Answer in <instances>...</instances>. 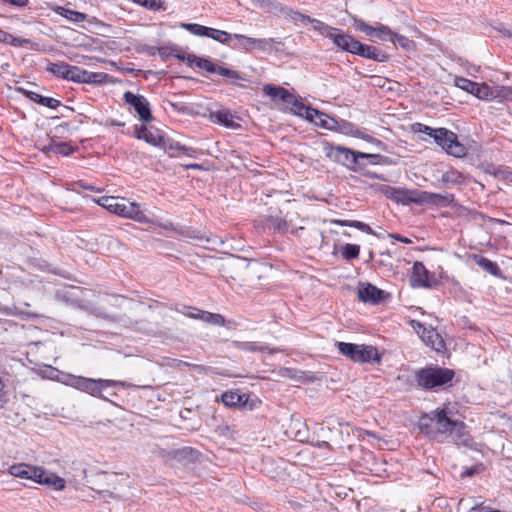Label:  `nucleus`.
<instances>
[{"mask_svg": "<svg viewBox=\"0 0 512 512\" xmlns=\"http://www.w3.org/2000/svg\"><path fill=\"white\" fill-rule=\"evenodd\" d=\"M413 377L416 388L438 392L453 386L455 371L447 367L431 364L415 370Z\"/></svg>", "mask_w": 512, "mask_h": 512, "instance_id": "1", "label": "nucleus"}, {"mask_svg": "<svg viewBox=\"0 0 512 512\" xmlns=\"http://www.w3.org/2000/svg\"><path fill=\"white\" fill-rule=\"evenodd\" d=\"M8 473L14 477L21 479L32 480L38 484L53 487L57 491H62L66 487V482L63 478L46 469L33 466L27 463H18L9 467Z\"/></svg>", "mask_w": 512, "mask_h": 512, "instance_id": "2", "label": "nucleus"}, {"mask_svg": "<svg viewBox=\"0 0 512 512\" xmlns=\"http://www.w3.org/2000/svg\"><path fill=\"white\" fill-rule=\"evenodd\" d=\"M453 420L450 419L445 410L436 409L423 414L419 419V429L429 439L444 442L448 440L450 427Z\"/></svg>", "mask_w": 512, "mask_h": 512, "instance_id": "3", "label": "nucleus"}, {"mask_svg": "<svg viewBox=\"0 0 512 512\" xmlns=\"http://www.w3.org/2000/svg\"><path fill=\"white\" fill-rule=\"evenodd\" d=\"M96 202L98 205L116 215L130 218L138 222L146 221V215L141 210L140 205L130 202L125 198L102 196Z\"/></svg>", "mask_w": 512, "mask_h": 512, "instance_id": "4", "label": "nucleus"}, {"mask_svg": "<svg viewBox=\"0 0 512 512\" xmlns=\"http://www.w3.org/2000/svg\"><path fill=\"white\" fill-rule=\"evenodd\" d=\"M122 386L125 388L131 387L130 383L119 380H108V379H94L79 376L75 389L90 394L93 397L109 401L108 396L104 394L109 387Z\"/></svg>", "mask_w": 512, "mask_h": 512, "instance_id": "5", "label": "nucleus"}, {"mask_svg": "<svg viewBox=\"0 0 512 512\" xmlns=\"http://www.w3.org/2000/svg\"><path fill=\"white\" fill-rule=\"evenodd\" d=\"M340 354L358 363H373L380 361L377 349L371 345L336 342Z\"/></svg>", "mask_w": 512, "mask_h": 512, "instance_id": "6", "label": "nucleus"}, {"mask_svg": "<svg viewBox=\"0 0 512 512\" xmlns=\"http://www.w3.org/2000/svg\"><path fill=\"white\" fill-rule=\"evenodd\" d=\"M234 39L238 42L232 46L234 49H240L245 52L258 50L263 53H272L275 51L274 45H283L279 38H253L243 34H234Z\"/></svg>", "mask_w": 512, "mask_h": 512, "instance_id": "7", "label": "nucleus"}, {"mask_svg": "<svg viewBox=\"0 0 512 512\" xmlns=\"http://www.w3.org/2000/svg\"><path fill=\"white\" fill-rule=\"evenodd\" d=\"M313 29L318 31L321 35L329 38L333 44L342 51L348 52L351 50V43L354 37L345 33L343 30L332 27L322 21H314Z\"/></svg>", "mask_w": 512, "mask_h": 512, "instance_id": "8", "label": "nucleus"}, {"mask_svg": "<svg viewBox=\"0 0 512 512\" xmlns=\"http://www.w3.org/2000/svg\"><path fill=\"white\" fill-rule=\"evenodd\" d=\"M446 152L454 157H463L467 148L458 141L457 135L446 128H437L431 136Z\"/></svg>", "mask_w": 512, "mask_h": 512, "instance_id": "9", "label": "nucleus"}, {"mask_svg": "<svg viewBox=\"0 0 512 512\" xmlns=\"http://www.w3.org/2000/svg\"><path fill=\"white\" fill-rule=\"evenodd\" d=\"M454 85L481 100H491L497 98V90L486 83H477L467 78L455 76Z\"/></svg>", "mask_w": 512, "mask_h": 512, "instance_id": "10", "label": "nucleus"}, {"mask_svg": "<svg viewBox=\"0 0 512 512\" xmlns=\"http://www.w3.org/2000/svg\"><path fill=\"white\" fill-rule=\"evenodd\" d=\"M326 156L331 160L340 163L351 170L359 167V153L343 146L330 145L326 147Z\"/></svg>", "mask_w": 512, "mask_h": 512, "instance_id": "11", "label": "nucleus"}, {"mask_svg": "<svg viewBox=\"0 0 512 512\" xmlns=\"http://www.w3.org/2000/svg\"><path fill=\"white\" fill-rule=\"evenodd\" d=\"M353 25L356 30L365 33L367 36H370L372 39H378L382 41H387L392 39L394 32L386 25L378 24L377 26H371L367 24L362 19L353 18Z\"/></svg>", "mask_w": 512, "mask_h": 512, "instance_id": "12", "label": "nucleus"}, {"mask_svg": "<svg viewBox=\"0 0 512 512\" xmlns=\"http://www.w3.org/2000/svg\"><path fill=\"white\" fill-rule=\"evenodd\" d=\"M123 99L125 103L134 108L141 121L150 122L152 120L150 105L144 96L126 91L123 95Z\"/></svg>", "mask_w": 512, "mask_h": 512, "instance_id": "13", "label": "nucleus"}, {"mask_svg": "<svg viewBox=\"0 0 512 512\" xmlns=\"http://www.w3.org/2000/svg\"><path fill=\"white\" fill-rule=\"evenodd\" d=\"M351 44H352L351 48H350L351 50L349 51V53H351V54L358 55L363 58L371 59L376 62H386L389 59V56L385 52L378 50L374 46L363 44L355 39L353 40V43H351Z\"/></svg>", "mask_w": 512, "mask_h": 512, "instance_id": "14", "label": "nucleus"}, {"mask_svg": "<svg viewBox=\"0 0 512 512\" xmlns=\"http://www.w3.org/2000/svg\"><path fill=\"white\" fill-rule=\"evenodd\" d=\"M410 285L413 288H431L436 285V282L430 279V272L425 265L420 261H416L413 264Z\"/></svg>", "mask_w": 512, "mask_h": 512, "instance_id": "15", "label": "nucleus"}, {"mask_svg": "<svg viewBox=\"0 0 512 512\" xmlns=\"http://www.w3.org/2000/svg\"><path fill=\"white\" fill-rule=\"evenodd\" d=\"M448 440L452 441L456 445H462L465 447H471L473 444V439L471 438L465 423L459 420H453Z\"/></svg>", "mask_w": 512, "mask_h": 512, "instance_id": "16", "label": "nucleus"}, {"mask_svg": "<svg viewBox=\"0 0 512 512\" xmlns=\"http://www.w3.org/2000/svg\"><path fill=\"white\" fill-rule=\"evenodd\" d=\"M384 291L370 283H360L358 298L364 303L377 304L383 298Z\"/></svg>", "mask_w": 512, "mask_h": 512, "instance_id": "17", "label": "nucleus"}, {"mask_svg": "<svg viewBox=\"0 0 512 512\" xmlns=\"http://www.w3.org/2000/svg\"><path fill=\"white\" fill-rule=\"evenodd\" d=\"M135 136L137 139L156 147H160L164 137L159 129L148 128L145 125L135 126Z\"/></svg>", "mask_w": 512, "mask_h": 512, "instance_id": "18", "label": "nucleus"}, {"mask_svg": "<svg viewBox=\"0 0 512 512\" xmlns=\"http://www.w3.org/2000/svg\"><path fill=\"white\" fill-rule=\"evenodd\" d=\"M455 197L453 194L445 193H433L425 191V194L419 200V202H423L422 205H429L435 207H448L454 204Z\"/></svg>", "mask_w": 512, "mask_h": 512, "instance_id": "19", "label": "nucleus"}, {"mask_svg": "<svg viewBox=\"0 0 512 512\" xmlns=\"http://www.w3.org/2000/svg\"><path fill=\"white\" fill-rule=\"evenodd\" d=\"M124 302L129 306V309L132 312V315L128 316L126 314H120L116 316H106L113 321L121 323L125 327H134L138 324V321L135 319L138 316V312L144 308L143 304L140 302H134L130 300H124Z\"/></svg>", "mask_w": 512, "mask_h": 512, "instance_id": "20", "label": "nucleus"}, {"mask_svg": "<svg viewBox=\"0 0 512 512\" xmlns=\"http://www.w3.org/2000/svg\"><path fill=\"white\" fill-rule=\"evenodd\" d=\"M231 346L235 349L246 351V352H260V353H269L275 354L280 352L281 350L278 348H270L267 344L262 342H250V341H232Z\"/></svg>", "mask_w": 512, "mask_h": 512, "instance_id": "21", "label": "nucleus"}, {"mask_svg": "<svg viewBox=\"0 0 512 512\" xmlns=\"http://www.w3.org/2000/svg\"><path fill=\"white\" fill-rule=\"evenodd\" d=\"M68 81L76 83H96L100 74L89 72L78 66L69 64Z\"/></svg>", "mask_w": 512, "mask_h": 512, "instance_id": "22", "label": "nucleus"}, {"mask_svg": "<svg viewBox=\"0 0 512 512\" xmlns=\"http://www.w3.org/2000/svg\"><path fill=\"white\" fill-rule=\"evenodd\" d=\"M16 90L22 95H24L26 98L30 99L31 101L39 105L46 106L51 109H56L59 106H61V102L55 98L42 96L36 92L27 90L22 87H18Z\"/></svg>", "mask_w": 512, "mask_h": 512, "instance_id": "23", "label": "nucleus"}, {"mask_svg": "<svg viewBox=\"0 0 512 512\" xmlns=\"http://www.w3.org/2000/svg\"><path fill=\"white\" fill-rule=\"evenodd\" d=\"M222 402L227 407H246L249 396L238 392L226 391L221 396Z\"/></svg>", "mask_w": 512, "mask_h": 512, "instance_id": "24", "label": "nucleus"}, {"mask_svg": "<svg viewBox=\"0 0 512 512\" xmlns=\"http://www.w3.org/2000/svg\"><path fill=\"white\" fill-rule=\"evenodd\" d=\"M263 91L267 96L273 99H280L285 103H292V100L294 99L293 94H291L288 90L280 86L266 84L263 87Z\"/></svg>", "mask_w": 512, "mask_h": 512, "instance_id": "25", "label": "nucleus"}, {"mask_svg": "<svg viewBox=\"0 0 512 512\" xmlns=\"http://www.w3.org/2000/svg\"><path fill=\"white\" fill-rule=\"evenodd\" d=\"M234 118V115L229 110H219L211 113V120L226 128L235 129L240 127V125L234 121Z\"/></svg>", "mask_w": 512, "mask_h": 512, "instance_id": "26", "label": "nucleus"}, {"mask_svg": "<svg viewBox=\"0 0 512 512\" xmlns=\"http://www.w3.org/2000/svg\"><path fill=\"white\" fill-rule=\"evenodd\" d=\"M472 258L476 262V264L479 267H481L484 271L488 272L493 276L502 277L501 269L499 268L496 262H493L490 259L477 254H474Z\"/></svg>", "mask_w": 512, "mask_h": 512, "instance_id": "27", "label": "nucleus"}, {"mask_svg": "<svg viewBox=\"0 0 512 512\" xmlns=\"http://www.w3.org/2000/svg\"><path fill=\"white\" fill-rule=\"evenodd\" d=\"M280 9V13L289 19L295 21V22H302V23H310L313 25L314 21H319L318 19L311 18L308 15H305L299 11L293 10L292 8L288 6H277Z\"/></svg>", "mask_w": 512, "mask_h": 512, "instance_id": "28", "label": "nucleus"}, {"mask_svg": "<svg viewBox=\"0 0 512 512\" xmlns=\"http://www.w3.org/2000/svg\"><path fill=\"white\" fill-rule=\"evenodd\" d=\"M312 122L321 128H325L331 131L337 130L340 124L337 119L330 117L326 113L319 110L317 115H315L314 121Z\"/></svg>", "mask_w": 512, "mask_h": 512, "instance_id": "29", "label": "nucleus"}, {"mask_svg": "<svg viewBox=\"0 0 512 512\" xmlns=\"http://www.w3.org/2000/svg\"><path fill=\"white\" fill-rule=\"evenodd\" d=\"M293 111L296 115L303 117L308 121H314L315 115H317L318 110L312 107H308L303 103L299 102L297 99L292 100Z\"/></svg>", "mask_w": 512, "mask_h": 512, "instance_id": "30", "label": "nucleus"}, {"mask_svg": "<svg viewBox=\"0 0 512 512\" xmlns=\"http://www.w3.org/2000/svg\"><path fill=\"white\" fill-rule=\"evenodd\" d=\"M187 63L189 65L195 64L198 68L203 69L208 73H215L216 70H218V65L214 64L211 60L197 57L193 54L187 55Z\"/></svg>", "mask_w": 512, "mask_h": 512, "instance_id": "31", "label": "nucleus"}, {"mask_svg": "<svg viewBox=\"0 0 512 512\" xmlns=\"http://www.w3.org/2000/svg\"><path fill=\"white\" fill-rule=\"evenodd\" d=\"M440 181L445 187L449 188L461 185L464 181V176L462 173L451 169L442 174Z\"/></svg>", "mask_w": 512, "mask_h": 512, "instance_id": "32", "label": "nucleus"}, {"mask_svg": "<svg viewBox=\"0 0 512 512\" xmlns=\"http://www.w3.org/2000/svg\"><path fill=\"white\" fill-rule=\"evenodd\" d=\"M69 64L65 62L49 63L46 67V71L51 73L53 76L68 80Z\"/></svg>", "mask_w": 512, "mask_h": 512, "instance_id": "33", "label": "nucleus"}, {"mask_svg": "<svg viewBox=\"0 0 512 512\" xmlns=\"http://www.w3.org/2000/svg\"><path fill=\"white\" fill-rule=\"evenodd\" d=\"M56 13L62 17L74 22L81 23L86 20L87 15L78 11H74L65 7L58 6L55 9Z\"/></svg>", "mask_w": 512, "mask_h": 512, "instance_id": "34", "label": "nucleus"}, {"mask_svg": "<svg viewBox=\"0 0 512 512\" xmlns=\"http://www.w3.org/2000/svg\"><path fill=\"white\" fill-rule=\"evenodd\" d=\"M332 223L339 226H348V227H354L362 232H365L367 234H374L373 229L366 223L357 221V220H341V219H335L332 220Z\"/></svg>", "mask_w": 512, "mask_h": 512, "instance_id": "35", "label": "nucleus"}, {"mask_svg": "<svg viewBox=\"0 0 512 512\" xmlns=\"http://www.w3.org/2000/svg\"><path fill=\"white\" fill-rule=\"evenodd\" d=\"M359 168L365 166L367 163L372 165L383 164L386 160V157L379 154H371V153H363L360 152L359 155Z\"/></svg>", "mask_w": 512, "mask_h": 512, "instance_id": "36", "label": "nucleus"}, {"mask_svg": "<svg viewBox=\"0 0 512 512\" xmlns=\"http://www.w3.org/2000/svg\"><path fill=\"white\" fill-rule=\"evenodd\" d=\"M76 148L66 142L52 143L46 147L47 151H51L57 155L69 156Z\"/></svg>", "mask_w": 512, "mask_h": 512, "instance_id": "37", "label": "nucleus"}, {"mask_svg": "<svg viewBox=\"0 0 512 512\" xmlns=\"http://www.w3.org/2000/svg\"><path fill=\"white\" fill-rule=\"evenodd\" d=\"M207 37L221 44H229L230 40L234 39V34L228 33L224 30L210 28Z\"/></svg>", "mask_w": 512, "mask_h": 512, "instance_id": "38", "label": "nucleus"}, {"mask_svg": "<svg viewBox=\"0 0 512 512\" xmlns=\"http://www.w3.org/2000/svg\"><path fill=\"white\" fill-rule=\"evenodd\" d=\"M181 27L191 34L199 37H207L210 27H206L197 23H182Z\"/></svg>", "mask_w": 512, "mask_h": 512, "instance_id": "39", "label": "nucleus"}, {"mask_svg": "<svg viewBox=\"0 0 512 512\" xmlns=\"http://www.w3.org/2000/svg\"><path fill=\"white\" fill-rule=\"evenodd\" d=\"M202 316H204L203 322L214 326H225L227 323L225 317L218 313L205 311V313H202ZM228 323H231V321H228Z\"/></svg>", "mask_w": 512, "mask_h": 512, "instance_id": "40", "label": "nucleus"}, {"mask_svg": "<svg viewBox=\"0 0 512 512\" xmlns=\"http://www.w3.org/2000/svg\"><path fill=\"white\" fill-rule=\"evenodd\" d=\"M389 197L393 200L408 205L409 203V190L403 188H390Z\"/></svg>", "mask_w": 512, "mask_h": 512, "instance_id": "41", "label": "nucleus"}, {"mask_svg": "<svg viewBox=\"0 0 512 512\" xmlns=\"http://www.w3.org/2000/svg\"><path fill=\"white\" fill-rule=\"evenodd\" d=\"M134 3L152 11L164 10L161 0H132Z\"/></svg>", "mask_w": 512, "mask_h": 512, "instance_id": "42", "label": "nucleus"}, {"mask_svg": "<svg viewBox=\"0 0 512 512\" xmlns=\"http://www.w3.org/2000/svg\"><path fill=\"white\" fill-rule=\"evenodd\" d=\"M428 344L436 351L444 348V341L434 330L428 332Z\"/></svg>", "mask_w": 512, "mask_h": 512, "instance_id": "43", "label": "nucleus"}, {"mask_svg": "<svg viewBox=\"0 0 512 512\" xmlns=\"http://www.w3.org/2000/svg\"><path fill=\"white\" fill-rule=\"evenodd\" d=\"M360 246L356 244H346L342 250V256L346 260H352L359 256Z\"/></svg>", "mask_w": 512, "mask_h": 512, "instance_id": "44", "label": "nucleus"}, {"mask_svg": "<svg viewBox=\"0 0 512 512\" xmlns=\"http://www.w3.org/2000/svg\"><path fill=\"white\" fill-rule=\"evenodd\" d=\"M391 41L395 44H398L401 48L405 50H410L414 47V42L407 38L404 35H400L394 32Z\"/></svg>", "mask_w": 512, "mask_h": 512, "instance_id": "45", "label": "nucleus"}, {"mask_svg": "<svg viewBox=\"0 0 512 512\" xmlns=\"http://www.w3.org/2000/svg\"><path fill=\"white\" fill-rule=\"evenodd\" d=\"M215 73L231 80H244V77L238 71L222 66H218V70Z\"/></svg>", "mask_w": 512, "mask_h": 512, "instance_id": "46", "label": "nucleus"}, {"mask_svg": "<svg viewBox=\"0 0 512 512\" xmlns=\"http://www.w3.org/2000/svg\"><path fill=\"white\" fill-rule=\"evenodd\" d=\"M78 378H79V376L69 374V373H64L59 370V375H58V378L56 381L66 385V386L75 388Z\"/></svg>", "mask_w": 512, "mask_h": 512, "instance_id": "47", "label": "nucleus"}, {"mask_svg": "<svg viewBox=\"0 0 512 512\" xmlns=\"http://www.w3.org/2000/svg\"><path fill=\"white\" fill-rule=\"evenodd\" d=\"M180 312L187 317L203 321L204 316H202V313H205V310L191 306H183Z\"/></svg>", "mask_w": 512, "mask_h": 512, "instance_id": "48", "label": "nucleus"}, {"mask_svg": "<svg viewBox=\"0 0 512 512\" xmlns=\"http://www.w3.org/2000/svg\"><path fill=\"white\" fill-rule=\"evenodd\" d=\"M182 144L178 141H175L173 139H170L168 137H163V140L160 144V148L164 149L165 151H175V150H178V151H181L182 149Z\"/></svg>", "mask_w": 512, "mask_h": 512, "instance_id": "49", "label": "nucleus"}, {"mask_svg": "<svg viewBox=\"0 0 512 512\" xmlns=\"http://www.w3.org/2000/svg\"><path fill=\"white\" fill-rule=\"evenodd\" d=\"M40 375L46 379L57 380L59 370L52 366H44V368L40 370Z\"/></svg>", "mask_w": 512, "mask_h": 512, "instance_id": "50", "label": "nucleus"}, {"mask_svg": "<svg viewBox=\"0 0 512 512\" xmlns=\"http://www.w3.org/2000/svg\"><path fill=\"white\" fill-rule=\"evenodd\" d=\"M177 45L161 46L157 48V51L163 60H166L169 56H173V53L178 51Z\"/></svg>", "mask_w": 512, "mask_h": 512, "instance_id": "51", "label": "nucleus"}, {"mask_svg": "<svg viewBox=\"0 0 512 512\" xmlns=\"http://www.w3.org/2000/svg\"><path fill=\"white\" fill-rule=\"evenodd\" d=\"M261 6L266 8L268 12L280 13V9L277 6H283L281 3L272 0H262Z\"/></svg>", "mask_w": 512, "mask_h": 512, "instance_id": "52", "label": "nucleus"}, {"mask_svg": "<svg viewBox=\"0 0 512 512\" xmlns=\"http://www.w3.org/2000/svg\"><path fill=\"white\" fill-rule=\"evenodd\" d=\"M425 194V191H421V190H417V189H413V190H409V203L412 204H418V205H422L423 202H419V200L422 198V196Z\"/></svg>", "mask_w": 512, "mask_h": 512, "instance_id": "53", "label": "nucleus"}, {"mask_svg": "<svg viewBox=\"0 0 512 512\" xmlns=\"http://www.w3.org/2000/svg\"><path fill=\"white\" fill-rule=\"evenodd\" d=\"M30 44L29 39L15 37L11 34L10 40L8 45L14 46V47H22Z\"/></svg>", "mask_w": 512, "mask_h": 512, "instance_id": "54", "label": "nucleus"}, {"mask_svg": "<svg viewBox=\"0 0 512 512\" xmlns=\"http://www.w3.org/2000/svg\"><path fill=\"white\" fill-rule=\"evenodd\" d=\"M271 222V226L273 227L274 230H277V231H283L287 228V223L285 220L281 219V218H272L270 220Z\"/></svg>", "mask_w": 512, "mask_h": 512, "instance_id": "55", "label": "nucleus"}, {"mask_svg": "<svg viewBox=\"0 0 512 512\" xmlns=\"http://www.w3.org/2000/svg\"><path fill=\"white\" fill-rule=\"evenodd\" d=\"M497 93L499 94L498 97H502L505 100H512V88L508 87H502L501 89H496Z\"/></svg>", "mask_w": 512, "mask_h": 512, "instance_id": "56", "label": "nucleus"}, {"mask_svg": "<svg viewBox=\"0 0 512 512\" xmlns=\"http://www.w3.org/2000/svg\"><path fill=\"white\" fill-rule=\"evenodd\" d=\"M1 2L5 4H9L11 6L15 7H25L29 4V0H0Z\"/></svg>", "mask_w": 512, "mask_h": 512, "instance_id": "57", "label": "nucleus"}, {"mask_svg": "<svg viewBox=\"0 0 512 512\" xmlns=\"http://www.w3.org/2000/svg\"><path fill=\"white\" fill-rule=\"evenodd\" d=\"M418 126H419V130H418L419 132H421L423 134H426V135H428L430 137L432 136V134L436 130V129H433V128L427 126V125L420 124V123L418 124Z\"/></svg>", "mask_w": 512, "mask_h": 512, "instance_id": "58", "label": "nucleus"}, {"mask_svg": "<svg viewBox=\"0 0 512 512\" xmlns=\"http://www.w3.org/2000/svg\"><path fill=\"white\" fill-rule=\"evenodd\" d=\"M468 512H501L499 510H491L486 506H474Z\"/></svg>", "mask_w": 512, "mask_h": 512, "instance_id": "59", "label": "nucleus"}, {"mask_svg": "<svg viewBox=\"0 0 512 512\" xmlns=\"http://www.w3.org/2000/svg\"><path fill=\"white\" fill-rule=\"evenodd\" d=\"M181 152L188 157H195V153L197 152V149L183 145Z\"/></svg>", "mask_w": 512, "mask_h": 512, "instance_id": "60", "label": "nucleus"}, {"mask_svg": "<svg viewBox=\"0 0 512 512\" xmlns=\"http://www.w3.org/2000/svg\"><path fill=\"white\" fill-rule=\"evenodd\" d=\"M118 480V476L116 474L107 475V483L112 486L114 490H116V483Z\"/></svg>", "mask_w": 512, "mask_h": 512, "instance_id": "61", "label": "nucleus"}, {"mask_svg": "<svg viewBox=\"0 0 512 512\" xmlns=\"http://www.w3.org/2000/svg\"><path fill=\"white\" fill-rule=\"evenodd\" d=\"M11 34L0 29V43L8 44Z\"/></svg>", "mask_w": 512, "mask_h": 512, "instance_id": "62", "label": "nucleus"}, {"mask_svg": "<svg viewBox=\"0 0 512 512\" xmlns=\"http://www.w3.org/2000/svg\"><path fill=\"white\" fill-rule=\"evenodd\" d=\"M98 493L100 494V496L105 499L106 497H111V498H118L119 496L113 492V491H109V490H100L98 491Z\"/></svg>", "mask_w": 512, "mask_h": 512, "instance_id": "63", "label": "nucleus"}, {"mask_svg": "<svg viewBox=\"0 0 512 512\" xmlns=\"http://www.w3.org/2000/svg\"><path fill=\"white\" fill-rule=\"evenodd\" d=\"M391 237L394 238L395 240L401 242V243H406V244L411 243L410 239H408L407 237H404L402 235H399V234H393V235H391Z\"/></svg>", "mask_w": 512, "mask_h": 512, "instance_id": "64", "label": "nucleus"}]
</instances>
